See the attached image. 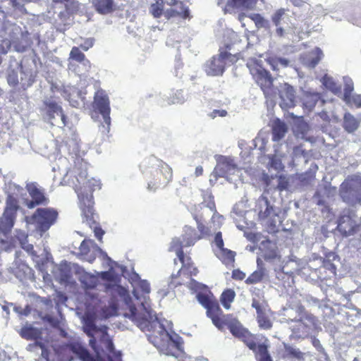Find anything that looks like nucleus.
Listing matches in <instances>:
<instances>
[{
  "label": "nucleus",
  "instance_id": "obj_1",
  "mask_svg": "<svg viewBox=\"0 0 361 361\" xmlns=\"http://www.w3.org/2000/svg\"><path fill=\"white\" fill-rule=\"evenodd\" d=\"M149 292V283L147 281H140L137 288L133 291L137 300V307L135 304H132L126 290L121 288L119 293L128 307V312H126L124 315L133 322L142 331L151 333L148 335L149 341L160 353L177 357L182 352V339L178 334L166 331L164 324L154 313L150 307L148 296Z\"/></svg>",
  "mask_w": 361,
  "mask_h": 361
},
{
  "label": "nucleus",
  "instance_id": "obj_2",
  "mask_svg": "<svg viewBox=\"0 0 361 361\" xmlns=\"http://www.w3.org/2000/svg\"><path fill=\"white\" fill-rule=\"evenodd\" d=\"M84 332L90 338V345L97 353L94 358L78 341L69 343L66 350L73 352L81 361H121L119 354L114 353V346L106 330L99 329L92 319L83 320Z\"/></svg>",
  "mask_w": 361,
  "mask_h": 361
},
{
  "label": "nucleus",
  "instance_id": "obj_3",
  "mask_svg": "<svg viewBox=\"0 0 361 361\" xmlns=\"http://www.w3.org/2000/svg\"><path fill=\"white\" fill-rule=\"evenodd\" d=\"M140 169L150 191L165 187L172 178L171 168L153 156L146 159L141 164Z\"/></svg>",
  "mask_w": 361,
  "mask_h": 361
},
{
  "label": "nucleus",
  "instance_id": "obj_4",
  "mask_svg": "<svg viewBox=\"0 0 361 361\" xmlns=\"http://www.w3.org/2000/svg\"><path fill=\"white\" fill-rule=\"evenodd\" d=\"M87 176L85 171L79 173L77 180L79 184H82V186L76 188L75 191L79 199L82 221L92 227V224L95 223L92 192L95 190L100 189L101 187L99 180L94 178L87 179Z\"/></svg>",
  "mask_w": 361,
  "mask_h": 361
},
{
  "label": "nucleus",
  "instance_id": "obj_5",
  "mask_svg": "<svg viewBox=\"0 0 361 361\" xmlns=\"http://www.w3.org/2000/svg\"><path fill=\"white\" fill-rule=\"evenodd\" d=\"M250 73L256 82L260 86L266 97L273 99L276 96L274 80L270 73L259 64L249 66Z\"/></svg>",
  "mask_w": 361,
  "mask_h": 361
},
{
  "label": "nucleus",
  "instance_id": "obj_6",
  "mask_svg": "<svg viewBox=\"0 0 361 361\" xmlns=\"http://www.w3.org/2000/svg\"><path fill=\"white\" fill-rule=\"evenodd\" d=\"M340 195L348 204H354L361 201V178L353 176L347 178L341 185Z\"/></svg>",
  "mask_w": 361,
  "mask_h": 361
},
{
  "label": "nucleus",
  "instance_id": "obj_7",
  "mask_svg": "<svg viewBox=\"0 0 361 361\" xmlns=\"http://www.w3.org/2000/svg\"><path fill=\"white\" fill-rule=\"evenodd\" d=\"M94 108L97 109L103 118V123L99 126V131L107 135L110 131L111 117L109 97L102 90L97 91L94 97Z\"/></svg>",
  "mask_w": 361,
  "mask_h": 361
},
{
  "label": "nucleus",
  "instance_id": "obj_8",
  "mask_svg": "<svg viewBox=\"0 0 361 361\" xmlns=\"http://www.w3.org/2000/svg\"><path fill=\"white\" fill-rule=\"evenodd\" d=\"M58 212L52 208H39L33 214L32 219L40 236L56 222Z\"/></svg>",
  "mask_w": 361,
  "mask_h": 361
},
{
  "label": "nucleus",
  "instance_id": "obj_9",
  "mask_svg": "<svg viewBox=\"0 0 361 361\" xmlns=\"http://www.w3.org/2000/svg\"><path fill=\"white\" fill-rule=\"evenodd\" d=\"M361 225L360 219L352 210H344L339 218L338 230L344 235L349 236L355 234Z\"/></svg>",
  "mask_w": 361,
  "mask_h": 361
},
{
  "label": "nucleus",
  "instance_id": "obj_10",
  "mask_svg": "<svg viewBox=\"0 0 361 361\" xmlns=\"http://www.w3.org/2000/svg\"><path fill=\"white\" fill-rule=\"evenodd\" d=\"M216 162L213 172L216 177H223L231 182L233 180L231 176L239 173V169L231 157L219 156L216 159Z\"/></svg>",
  "mask_w": 361,
  "mask_h": 361
},
{
  "label": "nucleus",
  "instance_id": "obj_11",
  "mask_svg": "<svg viewBox=\"0 0 361 361\" xmlns=\"http://www.w3.org/2000/svg\"><path fill=\"white\" fill-rule=\"evenodd\" d=\"M44 111L46 112V118L53 126L63 127L66 126V116L63 114L61 107L53 98H47L44 101Z\"/></svg>",
  "mask_w": 361,
  "mask_h": 361
},
{
  "label": "nucleus",
  "instance_id": "obj_12",
  "mask_svg": "<svg viewBox=\"0 0 361 361\" xmlns=\"http://www.w3.org/2000/svg\"><path fill=\"white\" fill-rule=\"evenodd\" d=\"M231 333L236 338L241 340L245 345L252 350H255V338L236 319L232 318L230 320H225Z\"/></svg>",
  "mask_w": 361,
  "mask_h": 361
},
{
  "label": "nucleus",
  "instance_id": "obj_13",
  "mask_svg": "<svg viewBox=\"0 0 361 361\" xmlns=\"http://www.w3.org/2000/svg\"><path fill=\"white\" fill-rule=\"evenodd\" d=\"M195 240L191 236L190 237H184L183 240H180L179 238L173 239L171 246L169 247L170 251H174L176 253V255L178 258V260L182 264V267L179 270L184 271L185 269H188V271L191 274L195 275L197 274V269L193 268L192 271L190 270L189 263H186L184 259V254L182 250L183 247H189L195 243Z\"/></svg>",
  "mask_w": 361,
  "mask_h": 361
},
{
  "label": "nucleus",
  "instance_id": "obj_14",
  "mask_svg": "<svg viewBox=\"0 0 361 361\" xmlns=\"http://www.w3.org/2000/svg\"><path fill=\"white\" fill-rule=\"evenodd\" d=\"M275 90L279 95L281 109H288L295 105V91L291 85L286 82L280 83L275 87Z\"/></svg>",
  "mask_w": 361,
  "mask_h": 361
},
{
  "label": "nucleus",
  "instance_id": "obj_15",
  "mask_svg": "<svg viewBox=\"0 0 361 361\" xmlns=\"http://www.w3.org/2000/svg\"><path fill=\"white\" fill-rule=\"evenodd\" d=\"M79 254L83 259L92 262L98 253L106 257L109 262L114 263L107 255L104 252L98 245L92 240H84L79 247Z\"/></svg>",
  "mask_w": 361,
  "mask_h": 361
},
{
  "label": "nucleus",
  "instance_id": "obj_16",
  "mask_svg": "<svg viewBox=\"0 0 361 361\" xmlns=\"http://www.w3.org/2000/svg\"><path fill=\"white\" fill-rule=\"evenodd\" d=\"M289 147L287 144H281L275 149L274 154L269 157V165L276 171L283 169L284 164L288 160Z\"/></svg>",
  "mask_w": 361,
  "mask_h": 361
},
{
  "label": "nucleus",
  "instance_id": "obj_17",
  "mask_svg": "<svg viewBox=\"0 0 361 361\" xmlns=\"http://www.w3.org/2000/svg\"><path fill=\"white\" fill-rule=\"evenodd\" d=\"M231 56L226 51L221 52L219 56H214L208 61L204 66L205 71L209 75H220L224 71L226 60Z\"/></svg>",
  "mask_w": 361,
  "mask_h": 361
},
{
  "label": "nucleus",
  "instance_id": "obj_18",
  "mask_svg": "<svg viewBox=\"0 0 361 361\" xmlns=\"http://www.w3.org/2000/svg\"><path fill=\"white\" fill-rule=\"evenodd\" d=\"M26 188L31 197V200H26L25 202L28 208L32 209L37 205L47 204L48 200L43 190L36 183H27Z\"/></svg>",
  "mask_w": 361,
  "mask_h": 361
},
{
  "label": "nucleus",
  "instance_id": "obj_19",
  "mask_svg": "<svg viewBox=\"0 0 361 361\" xmlns=\"http://www.w3.org/2000/svg\"><path fill=\"white\" fill-rule=\"evenodd\" d=\"M257 0H218V5L221 6L225 13H233L244 9H253Z\"/></svg>",
  "mask_w": 361,
  "mask_h": 361
},
{
  "label": "nucleus",
  "instance_id": "obj_20",
  "mask_svg": "<svg viewBox=\"0 0 361 361\" xmlns=\"http://www.w3.org/2000/svg\"><path fill=\"white\" fill-rule=\"evenodd\" d=\"M255 210L258 212V216L260 219H265L268 217L277 216L279 211L278 208L270 204L267 197L264 195L258 198Z\"/></svg>",
  "mask_w": 361,
  "mask_h": 361
},
{
  "label": "nucleus",
  "instance_id": "obj_21",
  "mask_svg": "<svg viewBox=\"0 0 361 361\" xmlns=\"http://www.w3.org/2000/svg\"><path fill=\"white\" fill-rule=\"evenodd\" d=\"M185 100L182 90H177L173 97H169L167 92H161L157 97V103L164 106L174 104H182Z\"/></svg>",
  "mask_w": 361,
  "mask_h": 361
},
{
  "label": "nucleus",
  "instance_id": "obj_22",
  "mask_svg": "<svg viewBox=\"0 0 361 361\" xmlns=\"http://www.w3.org/2000/svg\"><path fill=\"white\" fill-rule=\"evenodd\" d=\"M323 56L322 51L317 47L312 51L302 54L300 56V60L303 65L312 68L318 64Z\"/></svg>",
  "mask_w": 361,
  "mask_h": 361
},
{
  "label": "nucleus",
  "instance_id": "obj_23",
  "mask_svg": "<svg viewBox=\"0 0 361 361\" xmlns=\"http://www.w3.org/2000/svg\"><path fill=\"white\" fill-rule=\"evenodd\" d=\"M282 271L286 274H292L301 267V260L293 255H290L282 261Z\"/></svg>",
  "mask_w": 361,
  "mask_h": 361
},
{
  "label": "nucleus",
  "instance_id": "obj_24",
  "mask_svg": "<svg viewBox=\"0 0 361 361\" xmlns=\"http://www.w3.org/2000/svg\"><path fill=\"white\" fill-rule=\"evenodd\" d=\"M318 102L321 103V104L324 103V100H321V96L319 93L305 92L304 94L302 104L307 111H312Z\"/></svg>",
  "mask_w": 361,
  "mask_h": 361
},
{
  "label": "nucleus",
  "instance_id": "obj_25",
  "mask_svg": "<svg viewBox=\"0 0 361 361\" xmlns=\"http://www.w3.org/2000/svg\"><path fill=\"white\" fill-rule=\"evenodd\" d=\"M276 34L279 37H287L293 41L294 39L290 37L295 35H298L299 36V39L302 38V37L300 36V32L297 26L292 22L289 23L288 25H285L284 26L277 27L276 30Z\"/></svg>",
  "mask_w": 361,
  "mask_h": 361
},
{
  "label": "nucleus",
  "instance_id": "obj_26",
  "mask_svg": "<svg viewBox=\"0 0 361 361\" xmlns=\"http://www.w3.org/2000/svg\"><path fill=\"white\" fill-rule=\"evenodd\" d=\"M52 5L55 8L65 9L68 13H73L78 7V3L75 0H53ZM60 15L63 11H60Z\"/></svg>",
  "mask_w": 361,
  "mask_h": 361
},
{
  "label": "nucleus",
  "instance_id": "obj_27",
  "mask_svg": "<svg viewBox=\"0 0 361 361\" xmlns=\"http://www.w3.org/2000/svg\"><path fill=\"white\" fill-rule=\"evenodd\" d=\"M263 255L265 260H273L275 259H281V256L278 255L275 244L270 241H266L262 243Z\"/></svg>",
  "mask_w": 361,
  "mask_h": 361
},
{
  "label": "nucleus",
  "instance_id": "obj_28",
  "mask_svg": "<svg viewBox=\"0 0 361 361\" xmlns=\"http://www.w3.org/2000/svg\"><path fill=\"white\" fill-rule=\"evenodd\" d=\"M322 85L336 95L341 94V85L338 83L333 77L325 75L321 80Z\"/></svg>",
  "mask_w": 361,
  "mask_h": 361
},
{
  "label": "nucleus",
  "instance_id": "obj_29",
  "mask_svg": "<svg viewBox=\"0 0 361 361\" xmlns=\"http://www.w3.org/2000/svg\"><path fill=\"white\" fill-rule=\"evenodd\" d=\"M288 131V127L286 124L277 119L274 121L273 128H272V134H273V140L279 141L281 140Z\"/></svg>",
  "mask_w": 361,
  "mask_h": 361
},
{
  "label": "nucleus",
  "instance_id": "obj_30",
  "mask_svg": "<svg viewBox=\"0 0 361 361\" xmlns=\"http://www.w3.org/2000/svg\"><path fill=\"white\" fill-rule=\"evenodd\" d=\"M272 21L276 25V28L284 26L285 25H288L290 23V18L286 13L285 9L281 8L276 11L272 16Z\"/></svg>",
  "mask_w": 361,
  "mask_h": 361
},
{
  "label": "nucleus",
  "instance_id": "obj_31",
  "mask_svg": "<svg viewBox=\"0 0 361 361\" xmlns=\"http://www.w3.org/2000/svg\"><path fill=\"white\" fill-rule=\"evenodd\" d=\"M96 11L101 14H107L113 11V0H93Z\"/></svg>",
  "mask_w": 361,
  "mask_h": 361
},
{
  "label": "nucleus",
  "instance_id": "obj_32",
  "mask_svg": "<svg viewBox=\"0 0 361 361\" xmlns=\"http://www.w3.org/2000/svg\"><path fill=\"white\" fill-rule=\"evenodd\" d=\"M14 225V218L3 214L0 217V235L7 238Z\"/></svg>",
  "mask_w": 361,
  "mask_h": 361
},
{
  "label": "nucleus",
  "instance_id": "obj_33",
  "mask_svg": "<svg viewBox=\"0 0 361 361\" xmlns=\"http://www.w3.org/2000/svg\"><path fill=\"white\" fill-rule=\"evenodd\" d=\"M284 349L286 356L288 359H295L298 361L304 360L305 353H302L299 348L289 344H285Z\"/></svg>",
  "mask_w": 361,
  "mask_h": 361
},
{
  "label": "nucleus",
  "instance_id": "obj_34",
  "mask_svg": "<svg viewBox=\"0 0 361 361\" xmlns=\"http://www.w3.org/2000/svg\"><path fill=\"white\" fill-rule=\"evenodd\" d=\"M18 207V200L14 197L8 195L6 199L4 214L6 216H11L15 219Z\"/></svg>",
  "mask_w": 361,
  "mask_h": 361
},
{
  "label": "nucleus",
  "instance_id": "obj_35",
  "mask_svg": "<svg viewBox=\"0 0 361 361\" xmlns=\"http://www.w3.org/2000/svg\"><path fill=\"white\" fill-rule=\"evenodd\" d=\"M359 126L358 121L350 113H345L343 117V128L348 133H353Z\"/></svg>",
  "mask_w": 361,
  "mask_h": 361
},
{
  "label": "nucleus",
  "instance_id": "obj_36",
  "mask_svg": "<svg viewBox=\"0 0 361 361\" xmlns=\"http://www.w3.org/2000/svg\"><path fill=\"white\" fill-rule=\"evenodd\" d=\"M267 62L274 71L279 70V68L292 66V62L283 57L269 58L267 59Z\"/></svg>",
  "mask_w": 361,
  "mask_h": 361
},
{
  "label": "nucleus",
  "instance_id": "obj_37",
  "mask_svg": "<svg viewBox=\"0 0 361 361\" xmlns=\"http://www.w3.org/2000/svg\"><path fill=\"white\" fill-rule=\"evenodd\" d=\"M20 336L26 339H36L39 336V331L30 324L25 325L20 331Z\"/></svg>",
  "mask_w": 361,
  "mask_h": 361
},
{
  "label": "nucleus",
  "instance_id": "obj_38",
  "mask_svg": "<svg viewBox=\"0 0 361 361\" xmlns=\"http://www.w3.org/2000/svg\"><path fill=\"white\" fill-rule=\"evenodd\" d=\"M196 297L198 302L207 309V311L212 309V311L221 312L219 306L217 304L210 301L207 295L199 293Z\"/></svg>",
  "mask_w": 361,
  "mask_h": 361
},
{
  "label": "nucleus",
  "instance_id": "obj_39",
  "mask_svg": "<svg viewBox=\"0 0 361 361\" xmlns=\"http://www.w3.org/2000/svg\"><path fill=\"white\" fill-rule=\"evenodd\" d=\"M256 357L257 361H273L265 344H259L257 348L255 346Z\"/></svg>",
  "mask_w": 361,
  "mask_h": 361
},
{
  "label": "nucleus",
  "instance_id": "obj_40",
  "mask_svg": "<svg viewBox=\"0 0 361 361\" xmlns=\"http://www.w3.org/2000/svg\"><path fill=\"white\" fill-rule=\"evenodd\" d=\"M80 281L85 288L91 289L96 286L97 279L94 275L85 272L80 276Z\"/></svg>",
  "mask_w": 361,
  "mask_h": 361
},
{
  "label": "nucleus",
  "instance_id": "obj_41",
  "mask_svg": "<svg viewBox=\"0 0 361 361\" xmlns=\"http://www.w3.org/2000/svg\"><path fill=\"white\" fill-rule=\"evenodd\" d=\"M69 59L83 63L85 66L89 65L90 62L85 59V54L80 51L77 47H73L70 52Z\"/></svg>",
  "mask_w": 361,
  "mask_h": 361
},
{
  "label": "nucleus",
  "instance_id": "obj_42",
  "mask_svg": "<svg viewBox=\"0 0 361 361\" xmlns=\"http://www.w3.org/2000/svg\"><path fill=\"white\" fill-rule=\"evenodd\" d=\"M235 296V293L231 289H227L223 292L221 296V302L226 309L228 310L230 308V303L233 301Z\"/></svg>",
  "mask_w": 361,
  "mask_h": 361
},
{
  "label": "nucleus",
  "instance_id": "obj_43",
  "mask_svg": "<svg viewBox=\"0 0 361 361\" xmlns=\"http://www.w3.org/2000/svg\"><path fill=\"white\" fill-rule=\"evenodd\" d=\"M343 80L345 83V87L343 98L346 103H350L351 94L354 90L353 82L351 78L348 77H344Z\"/></svg>",
  "mask_w": 361,
  "mask_h": 361
},
{
  "label": "nucleus",
  "instance_id": "obj_44",
  "mask_svg": "<svg viewBox=\"0 0 361 361\" xmlns=\"http://www.w3.org/2000/svg\"><path fill=\"white\" fill-rule=\"evenodd\" d=\"M219 312H220L212 311V309L210 310H209V311H207V314L209 318H211L214 325H215L219 329L221 330L223 328V324H226V323L225 322V320H226V319L229 320V319H228V318L226 317L223 321H221V319L219 317Z\"/></svg>",
  "mask_w": 361,
  "mask_h": 361
},
{
  "label": "nucleus",
  "instance_id": "obj_45",
  "mask_svg": "<svg viewBox=\"0 0 361 361\" xmlns=\"http://www.w3.org/2000/svg\"><path fill=\"white\" fill-rule=\"evenodd\" d=\"M257 319L261 329L268 330L272 327V323L265 312L257 315Z\"/></svg>",
  "mask_w": 361,
  "mask_h": 361
},
{
  "label": "nucleus",
  "instance_id": "obj_46",
  "mask_svg": "<svg viewBox=\"0 0 361 361\" xmlns=\"http://www.w3.org/2000/svg\"><path fill=\"white\" fill-rule=\"evenodd\" d=\"M265 271L257 269L245 281L247 284H255L260 282L266 274Z\"/></svg>",
  "mask_w": 361,
  "mask_h": 361
},
{
  "label": "nucleus",
  "instance_id": "obj_47",
  "mask_svg": "<svg viewBox=\"0 0 361 361\" xmlns=\"http://www.w3.org/2000/svg\"><path fill=\"white\" fill-rule=\"evenodd\" d=\"M163 0H157L155 4H152L149 8V12L154 18H159L163 12Z\"/></svg>",
  "mask_w": 361,
  "mask_h": 361
},
{
  "label": "nucleus",
  "instance_id": "obj_48",
  "mask_svg": "<svg viewBox=\"0 0 361 361\" xmlns=\"http://www.w3.org/2000/svg\"><path fill=\"white\" fill-rule=\"evenodd\" d=\"M22 238L23 239H20V244L23 250H25L28 253L35 255V251L33 250V245L32 244L28 243L27 240V235L25 233H21Z\"/></svg>",
  "mask_w": 361,
  "mask_h": 361
},
{
  "label": "nucleus",
  "instance_id": "obj_49",
  "mask_svg": "<svg viewBox=\"0 0 361 361\" xmlns=\"http://www.w3.org/2000/svg\"><path fill=\"white\" fill-rule=\"evenodd\" d=\"M201 209H203V212L200 216V220L204 219V214H208L209 215L212 214V216L214 217L215 214V209H214V204L212 203L211 206L206 205L205 204H202V206H201Z\"/></svg>",
  "mask_w": 361,
  "mask_h": 361
},
{
  "label": "nucleus",
  "instance_id": "obj_50",
  "mask_svg": "<svg viewBox=\"0 0 361 361\" xmlns=\"http://www.w3.org/2000/svg\"><path fill=\"white\" fill-rule=\"evenodd\" d=\"M250 18L255 22L257 27H263L266 25V20L259 14H252Z\"/></svg>",
  "mask_w": 361,
  "mask_h": 361
},
{
  "label": "nucleus",
  "instance_id": "obj_51",
  "mask_svg": "<svg viewBox=\"0 0 361 361\" xmlns=\"http://www.w3.org/2000/svg\"><path fill=\"white\" fill-rule=\"evenodd\" d=\"M166 13L170 16H173L176 14L180 15L183 18H186L189 16V10L188 8H181V11H176L174 9H170L166 11Z\"/></svg>",
  "mask_w": 361,
  "mask_h": 361
},
{
  "label": "nucleus",
  "instance_id": "obj_52",
  "mask_svg": "<svg viewBox=\"0 0 361 361\" xmlns=\"http://www.w3.org/2000/svg\"><path fill=\"white\" fill-rule=\"evenodd\" d=\"M288 186V180L286 176H280L278 178L277 188L280 190H286Z\"/></svg>",
  "mask_w": 361,
  "mask_h": 361
},
{
  "label": "nucleus",
  "instance_id": "obj_53",
  "mask_svg": "<svg viewBox=\"0 0 361 361\" xmlns=\"http://www.w3.org/2000/svg\"><path fill=\"white\" fill-rule=\"evenodd\" d=\"M94 43V39L90 37L84 39L82 43L79 44L80 47L84 51H87L90 48L92 47Z\"/></svg>",
  "mask_w": 361,
  "mask_h": 361
},
{
  "label": "nucleus",
  "instance_id": "obj_54",
  "mask_svg": "<svg viewBox=\"0 0 361 361\" xmlns=\"http://www.w3.org/2000/svg\"><path fill=\"white\" fill-rule=\"evenodd\" d=\"M293 331L295 334H300V332L305 333L306 332V326L301 321H297L295 324L292 326Z\"/></svg>",
  "mask_w": 361,
  "mask_h": 361
},
{
  "label": "nucleus",
  "instance_id": "obj_55",
  "mask_svg": "<svg viewBox=\"0 0 361 361\" xmlns=\"http://www.w3.org/2000/svg\"><path fill=\"white\" fill-rule=\"evenodd\" d=\"M22 0H11L10 4L16 9L18 10L20 12L25 11L24 8V4Z\"/></svg>",
  "mask_w": 361,
  "mask_h": 361
},
{
  "label": "nucleus",
  "instance_id": "obj_56",
  "mask_svg": "<svg viewBox=\"0 0 361 361\" xmlns=\"http://www.w3.org/2000/svg\"><path fill=\"white\" fill-rule=\"evenodd\" d=\"M221 252L223 255L226 257V258L228 260V262H233L235 253L230 250L225 249L223 247V249L220 250Z\"/></svg>",
  "mask_w": 361,
  "mask_h": 361
},
{
  "label": "nucleus",
  "instance_id": "obj_57",
  "mask_svg": "<svg viewBox=\"0 0 361 361\" xmlns=\"http://www.w3.org/2000/svg\"><path fill=\"white\" fill-rule=\"evenodd\" d=\"M8 82L11 85H16L18 83V78L17 74L12 71L8 75Z\"/></svg>",
  "mask_w": 361,
  "mask_h": 361
},
{
  "label": "nucleus",
  "instance_id": "obj_58",
  "mask_svg": "<svg viewBox=\"0 0 361 361\" xmlns=\"http://www.w3.org/2000/svg\"><path fill=\"white\" fill-rule=\"evenodd\" d=\"M214 243L216 247L221 250L224 247V241L222 239V235L221 232H218L214 238Z\"/></svg>",
  "mask_w": 361,
  "mask_h": 361
},
{
  "label": "nucleus",
  "instance_id": "obj_59",
  "mask_svg": "<svg viewBox=\"0 0 361 361\" xmlns=\"http://www.w3.org/2000/svg\"><path fill=\"white\" fill-rule=\"evenodd\" d=\"M252 307L256 310L257 315L265 312L264 310L262 307L260 302L255 299L252 300Z\"/></svg>",
  "mask_w": 361,
  "mask_h": 361
},
{
  "label": "nucleus",
  "instance_id": "obj_60",
  "mask_svg": "<svg viewBox=\"0 0 361 361\" xmlns=\"http://www.w3.org/2000/svg\"><path fill=\"white\" fill-rule=\"evenodd\" d=\"M350 104H354L356 107H361V95H353L350 97Z\"/></svg>",
  "mask_w": 361,
  "mask_h": 361
},
{
  "label": "nucleus",
  "instance_id": "obj_61",
  "mask_svg": "<svg viewBox=\"0 0 361 361\" xmlns=\"http://www.w3.org/2000/svg\"><path fill=\"white\" fill-rule=\"evenodd\" d=\"M298 128V130L304 135L308 131L309 127L307 123L304 122L302 119H300Z\"/></svg>",
  "mask_w": 361,
  "mask_h": 361
},
{
  "label": "nucleus",
  "instance_id": "obj_62",
  "mask_svg": "<svg viewBox=\"0 0 361 361\" xmlns=\"http://www.w3.org/2000/svg\"><path fill=\"white\" fill-rule=\"evenodd\" d=\"M255 147H257V145L260 143V145L259 147V149H263L264 148V146L266 145V140L264 137H261L260 135L257 136L255 140Z\"/></svg>",
  "mask_w": 361,
  "mask_h": 361
},
{
  "label": "nucleus",
  "instance_id": "obj_63",
  "mask_svg": "<svg viewBox=\"0 0 361 361\" xmlns=\"http://www.w3.org/2000/svg\"><path fill=\"white\" fill-rule=\"evenodd\" d=\"M227 114L226 111L225 110H214L210 114L209 116L212 118H216V116L224 117Z\"/></svg>",
  "mask_w": 361,
  "mask_h": 361
},
{
  "label": "nucleus",
  "instance_id": "obj_64",
  "mask_svg": "<svg viewBox=\"0 0 361 361\" xmlns=\"http://www.w3.org/2000/svg\"><path fill=\"white\" fill-rule=\"evenodd\" d=\"M245 277V274L238 269L233 271V278L238 280H243Z\"/></svg>",
  "mask_w": 361,
  "mask_h": 361
}]
</instances>
